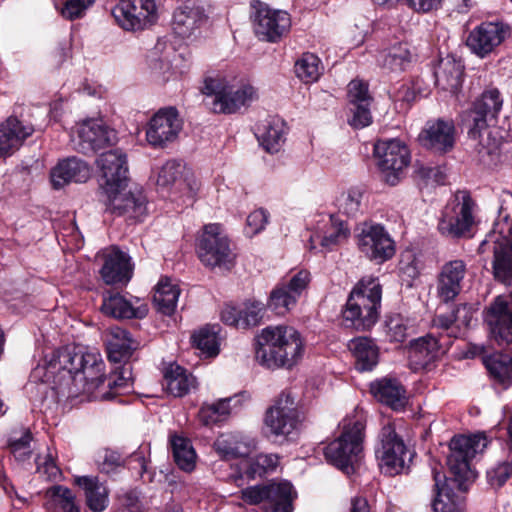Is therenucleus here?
I'll return each instance as SVG.
<instances>
[{
  "label": "nucleus",
  "instance_id": "obj_1",
  "mask_svg": "<svg viewBox=\"0 0 512 512\" xmlns=\"http://www.w3.org/2000/svg\"><path fill=\"white\" fill-rule=\"evenodd\" d=\"M31 377L52 384L57 394L67 398L84 395L88 400L106 401L132 388L130 368L119 367L106 375L99 353L76 352L69 347L46 354L44 363L33 370Z\"/></svg>",
  "mask_w": 512,
  "mask_h": 512
},
{
  "label": "nucleus",
  "instance_id": "obj_2",
  "mask_svg": "<svg viewBox=\"0 0 512 512\" xmlns=\"http://www.w3.org/2000/svg\"><path fill=\"white\" fill-rule=\"evenodd\" d=\"M305 353V341L301 333L292 326H267L261 330L256 360L268 369H291Z\"/></svg>",
  "mask_w": 512,
  "mask_h": 512
},
{
  "label": "nucleus",
  "instance_id": "obj_3",
  "mask_svg": "<svg viewBox=\"0 0 512 512\" xmlns=\"http://www.w3.org/2000/svg\"><path fill=\"white\" fill-rule=\"evenodd\" d=\"M382 289L377 279H362L351 291L342 311V325L357 331L372 328L378 320Z\"/></svg>",
  "mask_w": 512,
  "mask_h": 512
},
{
  "label": "nucleus",
  "instance_id": "obj_4",
  "mask_svg": "<svg viewBox=\"0 0 512 512\" xmlns=\"http://www.w3.org/2000/svg\"><path fill=\"white\" fill-rule=\"evenodd\" d=\"M342 432L324 448L326 460L345 474L355 472L363 457L365 421L362 416L345 418Z\"/></svg>",
  "mask_w": 512,
  "mask_h": 512
},
{
  "label": "nucleus",
  "instance_id": "obj_5",
  "mask_svg": "<svg viewBox=\"0 0 512 512\" xmlns=\"http://www.w3.org/2000/svg\"><path fill=\"white\" fill-rule=\"evenodd\" d=\"M476 203L466 190L455 192L444 206L437 229L450 239L470 238L475 226Z\"/></svg>",
  "mask_w": 512,
  "mask_h": 512
},
{
  "label": "nucleus",
  "instance_id": "obj_6",
  "mask_svg": "<svg viewBox=\"0 0 512 512\" xmlns=\"http://www.w3.org/2000/svg\"><path fill=\"white\" fill-rule=\"evenodd\" d=\"M486 446L487 438L482 433L456 435L450 440L446 464L452 475L451 479L457 483L460 490H466L465 484L475 479L471 460Z\"/></svg>",
  "mask_w": 512,
  "mask_h": 512
},
{
  "label": "nucleus",
  "instance_id": "obj_7",
  "mask_svg": "<svg viewBox=\"0 0 512 512\" xmlns=\"http://www.w3.org/2000/svg\"><path fill=\"white\" fill-rule=\"evenodd\" d=\"M202 91L212 98V110L223 114L235 113L241 107L249 106L258 97L256 89L248 83H229L219 78L205 79Z\"/></svg>",
  "mask_w": 512,
  "mask_h": 512
},
{
  "label": "nucleus",
  "instance_id": "obj_8",
  "mask_svg": "<svg viewBox=\"0 0 512 512\" xmlns=\"http://www.w3.org/2000/svg\"><path fill=\"white\" fill-rule=\"evenodd\" d=\"M512 222L507 218L503 222H496L493 230L486 236L479 246L480 253L492 251V270L494 278L507 285H512Z\"/></svg>",
  "mask_w": 512,
  "mask_h": 512
},
{
  "label": "nucleus",
  "instance_id": "obj_9",
  "mask_svg": "<svg viewBox=\"0 0 512 512\" xmlns=\"http://www.w3.org/2000/svg\"><path fill=\"white\" fill-rule=\"evenodd\" d=\"M303 418L290 393L282 392L265 412L264 427L269 436L293 441L299 435Z\"/></svg>",
  "mask_w": 512,
  "mask_h": 512
},
{
  "label": "nucleus",
  "instance_id": "obj_10",
  "mask_svg": "<svg viewBox=\"0 0 512 512\" xmlns=\"http://www.w3.org/2000/svg\"><path fill=\"white\" fill-rule=\"evenodd\" d=\"M375 456L381 471L390 476L402 473L411 460V452L397 433L394 423L388 422L381 428Z\"/></svg>",
  "mask_w": 512,
  "mask_h": 512
},
{
  "label": "nucleus",
  "instance_id": "obj_11",
  "mask_svg": "<svg viewBox=\"0 0 512 512\" xmlns=\"http://www.w3.org/2000/svg\"><path fill=\"white\" fill-rule=\"evenodd\" d=\"M197 254L200 261L211 268L230 270L235 261L229 240L219 224L204 226L197 242Z\"/></svg>",
  "mask_w": 512,
  "mask_h": 512
},
{
  "label": "nucleus",
  "instance_id": "obj_12",
  "mask_svg": "<svg viewBox=\"0 0 512 512\" xmlns=\"http://www.w3.org/2000/svg\"><path fill=\"white\" fill-rule=\"evenodd\" d=\"M112 15L123 29L136 31L153 25L158 9L155 0H119Z\"/></svg>",
  "mask_w": 512,
  "mask_h": 512
},
{
  "label": "nucleus",
  "instance_id": "obj_13",
  "mask_svg": "<svg viewBox=\"0 0 512 512\" xmlns=\"http://www.w3.org/2000/svg\"><path fill=\"white\" fill-rule=\"evenodd\" d=\"M374 155L385 182L395 185L409 165V150L398 139L380 140L374 145Z\"/></svg>",
  "mask_w": 512,
  "mask_h": 512
},
{
  "label": "nucleus",
  "instance_id": "obj_14",
  "mask_svg": "<svg viewBox=\"0 0 512 512\" xmlns=\"http://www.w3.org/2000/svg\"><path fill=\"white\" fill-rule=\"evenodd\" d=\"M356 238L359 250L377 263H383L395 254V243L381 224L363 223Z\"/></svg>",
  "mask_w": 512,
  "mask_h": 512
},
{
  "label": "nucleus",
  "instance_id": "obj_15",
  "mask_svg": "<svg viewBox=\"0 0 512 512\" xmlns=\"http://www.w3.org/2000/svg\"><path fill=\"white\" fill-rule=\"evenodd\" d=\"M310 282V273L300 270L289 279L282 280L270 292L267 307L277 315H285L297 304Z\"/></svg>",
  "mask_w": 512,
  "mask_h": 512
},
{
  "label": "nucleus",
  "instance_id": "obj_16",
  "mask_svg": "<svg viewBox=\"0 0 512 512\" xmlns=\"http://www.w3.org/2000/svg\"><path fill=\"white\" fill-rule=\"evenodd\" d=\"M72 141L75 149L88 154L115 144L117 135L103 120L89 119L78 124L72 134Z\"/></svg>",
  "mask_w": 512,
  "mask_h": 512
},
{
  "label": "nucleus",
  "instance_id": "obj_17",
  "mask_svg": "<svg viewBox=\"0 0 512 512\" xmlns=\"http://www.w3.org/2000/svg\"><path fill=\"white\" fill-rule=\"evenodd\" d=\"M476 309L468 303L453 305L450 310L437 312L431 321L432 332L437 338L444 337L445 341L452 340L462 335L465 328L471 325Z\"/></svg>",
  "mask_w": 512,
  "mask_h": 512
},
{
  "label": "nucleus",
  "instance_id": "obj_18",
  "mask_svg": "<svg viewBox=\"0 0 512 512\" xmlns=\"http://www.w3.org/2000/svg\"><path fill=\"white\" fill-rule=\"evenodd\" d=\"M291 17L284 11L259 4L253 15V29L256 36L266 42L276 43L288 34Z\"/></svg>",
  "mask_w": 512,
  "mask_h": 512
},
{
  "label": "nucleus",
  "instance_id": "obj_19",
  "mask_svg": "<svg viewBox=\"0 0 512 512\" xmlns=\"http://www.w3.org/2000/svg\"><path fill=\"white\" fill-rule=\"evenodd\" d=\"M484 321L490 337L499 345L512 343V296L499 295L486 308Z\"/></svg>",
  "mask_w": 512,
  "mask_h": 512
},
{
  "label": "nucleus",
  "instance_id": "obj_20",
  "mask_svg": "<svg viewBox=\"0 0 512 512\" xmlns=\"http://www.w3.org/2000/svg\"><path fill=\"white\" fill-rule=\"evenodd\" d=\"M468 143L474 156L486 166L495 165L500 157L501 138L488 124L480 121L468 131Z\"/></svg>",
  "mask_w": 512,
  "mask_h": 512
},
{
  "label": "nucleus",
  "instance_id": "obj_21",
  "mask_svg": "<svg viewBox=\"0 0 512 512\" xmlns=\"http://www.w3.org/2000/svg\"><path fill=\"white\" fill-rule=\"evenodd\" d=\"M182 129V120L173 107L160 109L150 119L146 129V139L153 147H164L173 142Z\"/></svg>",
  "mask_w": 512,
  "mask_h": 512
},
{
  "label": "nucleus",
  "instance_id": "obj_22",
  "mask_svg": "<svg viewBox=\"0 0 512 512\" xmlns=\"http://www.w3.org/2000/svg\"><path fill=\"white\" fill-rule=\"evenodd\" d=\"M97 165L101 171L103 193L126 188L129 170L127 156L122 150L114 149L102 153L97 159Z\"/></svg>",
  "mask_w": 512,
  "mask_h": 512
},
{
  "label": "nucleus",
  "instance_id": "obj_23",
  "mask_svg": "<svg viewBox=\"0 0 512 512\" xmlns=\"http://www.w3.org/2000/svg\"><path fill=\"white\" fill-rule=\"evenodd\" d=\"M509 36V25L503 22H483L470 32L466 44L474 54L483 58Z\"/></svg>",
  "mask_w": 512,
  "mask_h": 512
},
{
  "label": "nucleus",
  "instance_id": "obj_24",
  "mask_svg": "<svg viewBox=\"0 0 512 512\" xmlns=\"http://www.w3.org/2000/svg\"><path fill=\"white\" fill-rule=\"evenodd\" d=\"M125 188L104 192L106 211L115 216L138 219L146 213V197L142 189L135 188L124 192Z\"/></svg>",
  "mask_w": 512,
  "mask_h": 512
},
{
  "label": "nucleus",
  "instance_id": "obj_25",
  "mask_svg": "<svg viewBox=\"0 0 512 512\" xmlns=\"http://www.w3.org/2000/svg\"><path fill=\"white\" fill-rule=\"evenodd\" d=\"M420 144L436 153H447L453 149L456 140V128L453 120L442 119L428 121L418 136Z\"/></svg>",
  "mask_w": 512,
  "mask_h": 512
},
{
  "label": "nucleus",
  "instance_id": "obj_26",
  "mask_svg": "<svg viewBox=\"0 0 512 512\" xmlns=\"http://www.w3.org/2000/svg\"><path fill=\"white\" fill-rule=\"evenodd\" d=\"M351 236L348 223L337 215H328L317 225V230L309 238L310 249L317 244L328 251L346 243Z\"/></svg>",
  "mask_w": 512,
  "mask_h": 512
},
{
  "label": "nucleus",
  "instance_id": "obj_27",
  "mask_svg": "<svg viewBox=\"0 0 512 512\" xmlns=\"http://www.w3.org/2000/svg\"><path fill=\"white\" fill-rule=\"evenodd\" d=\"M103 265L100 274L108 285L126 284L133 275V265L129 255L116 246L102 252Z\"/></svg>",
  "mask_w": 512,
  "mask_h": 512
},
{
  "label": "nucleus",
  "instance_id": "obj_28",
  "mask_svg": "<svg viewBox=\"0 0 512 512\" xmlns=\"http://www.w3.org/2000/svg\"><path fill=\"white\" fill-rule=\"evenodd\" d=\"M467 265L462 259L444 263L437 276L436 292L443 303L452 302L461 292Z\"/></svg>",
  "mask_w": 512,
  "mask_h": 512
},
{
  "label": "nucleus",
  "instance_id": "obj_29",
  "mask_svg": "<svg viewBox=\"0 0 512 512\" xmlns=\"http://www.w3.org/2000/svg\"><path fill=\"white\" fill-rule=\"evenodd\" d=\"M450 342L444 337L437 338L434 332L411 341L408 349L410 362L415 368H426L434 362L441 353L446 352Z\"/></svg>",
  "mask_w": 512,
  "mask_h": 512
},
{
  "label": "nucleus",
  "instance_id": "obj_30",
  "mask_svg": "<svg viewBox=\"0 0 512 512\" xmlns=\"http://www.w3.org/2000/svg\"><path fill=\"white\" fill-rule=\"evenodd\" d=\"M35 131L34 125L18 116H10L0 124V157L11 155Z\"/></svg>",
  "mask_w": 512,
  "mask_h": 512
},
{
  "label": "nucleus",
  "instance_id": "obj_31",
  "mask_svg": "<svg viewBox=\"0 0 512 512\" xmlns=\"http://www.w3.org/2000/svg\"><path fill=\"white\" fill-rule=\"evenodd\" d=\"M90 176L89 165L76 157L60 161L50 173L51 183L55 189H60L70 182L84 183Z\"/></svg>",
  "mask_w": 512,
  "mask_h": 512
},
{
  "label": "nucleus",
  "instance_id": "obj_32",
  "mask_svg": "<svg viewBox=\"0 0 512 512\" xmlns=\"http://www.w3.org/2000/svg\"><path fill=\"white\" fill-rule=\"evenodd\" d=\"M207 22V16L202 7L183 5L173 14L172 29L180 38H189Z\"/></svg>",
  "mask_w": 512,
  "mask_h": 512
},
{
  "label": "nucleus",
  "instance_id": "obj_33",
  "mask_svg": "<svg viewBox=\"0 0 512 512\" xmlns=\"http://www.w3.org/2000/svg\"><path fill=\"white\" fill-rule=\"evenodd\" d=\"M157 185L166 188L176 185L179 189L185 186L190 195L197 190V182L192 172L184 163L177 160H169L162 165L158 173Z\"/></svg>",
  "mask_w": 512,
  "mask_h": 512
},
{
  "label": "nucleus",
  "instance_id": "obj_34",
  "mask_svg": "<svg viewBox=\"0 0 512 512\" xmlns=\"http://www.w3.org/2000/svg\"><path fill=\"white\" fill-rule=\"evenodd\" d=\"M101 311L116 319H141L147 315L148 306L144 303L135 305L121 294L115 293L103 298Z\"/></svg>",
  "mask_w": 512,
  "mask_h": 512
},
{
  "label": "nucleus",
  "instance_id": "obj_35",
  "mask_svg": "<svg viewBox=\"0 0 512 512\" xmlns=\"http://www.w3.org/2000/svg\"><path fill=\"white\" fill-rule=\"evenodd\" d=\"M464 66L453 56L442 58L435 71L437 86L457 96L463 82Z\"/></svg>",
  "mask_w": 512,
  "mask_h": 512
},
{
  "label": "nucleus",
  "instance_id": "obj_36",
  "mask_svg": "<svg viewBox=\"0 0 512 512\" xmlns=\"http://www.w3.org/2000/svg\"><path fill=\"white\" fill-rule=\"evenodd\" d=\"M284 135V122L278 117H268L256 125L255 136L269 153L280 150L285 141Z\"/></svg>",
  "mask_w": 512,
  "mask_h": 512
},
{
  "label": "nucleus",
  "instance_id": "obj_37",
  "mask_svg": "<svg viewBox=\"0 0 512 512\" xmlns=\"http://www.w3.org/2000/svg\"><path fill=\"white\" fill-rule=\"evenodd\" d=\"M502 106L500 91L495 87L485 89L473 103V124H480V121L487 124L488 120L496 119Z\"/></svg>",
  "mask_w": 512,
  "mask_h": 512
},
{
  "label": "nucleus",
  "instance_id": "obj_38",
  "mask_svg": "<svg viewBox=\"0 0 512 512\" xmlns=\"http://www.w3.org/2000/svg\"><path fill=\"white\" fill-rule=\"evenodd\" d=\"M264 509L266 512H292L293 486L289 482L265 485Z\"/></svg>",
  "mask_w": 512,
  "mask_h": 512
},
{
  "label": "nucleus",
  "instance_id": "obj_39",
  "mask_svg": "<svg viewBox=\"0 0 512 512\" xmlns=\"http://www.w3.org/2000/svg\"><path fill=\"white\" fill-rule=\"evenodd\" d=\"M348 348L355 358V366L359 371H371L379 361V348L368 337H356L349 341Z\"/></svg>",
  "mask_w": 512,
  "mask_h": 512
},
{
  "label": "nucleus",
  "instance_id": "obj_40",
  "mask_svg": "<svg viewBox=\"0 0 512 512\" xmlns=\"http://www.w3.org/2000/svg\"><path fill=\"white\" fill-rule=\"evenodd\" d=\"M215 451L224 459L247 456L254 447L253 442L238 433L221 434L214 442Z\"/></svg>",
  "mask_w": 512,
  "mask_h": 512
},
{
  "label": "nucleus",
  "instance_id": "obj_41",
  "mask_svg": "<svg viewBox=\"0 0 512 512\" xmlns=\"http://www.w3.org/2000/svg\"><path fill=\"white\" fill-rule=\"evenodd\" d=\"M163 386L172 396L183 397L196 387V379L183 367L170 364L164 372Z\"/></svg>",
  "mask_w": 512,
  "mask_h": 512
},
{
  "label": "nucleus",
  "instance_id": "obj_42",
  "mask_svg": "<svg viewBox=\"0 0 512 512\" xmlns=\"http://www.w3.org/2000/svg\"><path fill=\"white\" fill-rule=\"evenodd\" d=\"M370 391L380 402L398 409L404 405L405 390L395 379L382 378L370 384Z\"/></svg>",
  "mask_w": 512,
  "mask_h": 512
},
{
  "label": "nucleus",
  "instance_id": "obj_43",
  "mask_svg": "<svg viewBox=\"0 0 512 512\" xmlns=\"http://www.w3.org/2000/svg\"><path fill=\"white\" fill-rule=\"evenodd\" d=\"M75 483L80 486L85 493L86 503L93 512H102L108 505V490L103 483H100L97 477L79 476L75 478Z\"/></svg>",
  "mask_w": 512,
  "mask_h": 512
},
{
  "label": "nucleus",
  "instance_id": "obj_44",
  "mask_svg": "<svg viewBox=\"0 0 512 512\" xmlns=\"http://www.w3.org/2000/svg\"><path fill=\"white\" fill-rule=\"evenodd\" d=\"M138 346L139 343L128 331L120 327L112 328L107 343L108 357L113 362H121L129 358Z\"/></svg>",
  "mask_w": 512,
  "mask_h": 512
},
{
  "label": "nucleus",
  "instance_id": "obj_45",
  "mask_svg": "<svg viewBox=\"0 0 512 512\" xmlns=\"http://www.w3.org/2000/svg\"><path fill=\"white\" fill-rule=\"evenodd\" d=\"M45 507L48 512H81L76 495L62 485L47 489Z\"/></svg>",
  "mask_w": 512,
  "mask_h": 512
},
{
  "label": "nucleus",
  "instance_id": "obj_46",
  "mask_svg": "<svg viewBox=\"0 0 512 512\" xmlns=\"http://www.w3.org/2000/svg\"><path fill=\"white\" fill-rule=\"evenodd\" d=\"M413 58L414 54L407 43H397L382 51L378 57V62L382 68L388 71L401 72L409 67Z\"/></svg>",
  "mask_w": 512,
  "mask_h": 512
},
{
  "label": "nucleus",
  "instance_id": "obj_47",
  "mask_svg": "<svg viewBox=\"0 0 512 512\" xmlns=\"http://www.w3.org/2000/svg\"><path fill=\"white\" fill-rule=\"evenodd\" d=\"M432 475L435 482V491L437 493L432 504L433 512H462V503L454 499L450 493L446 492V476L440 471H437L436 468L432 469Z\"/></svg>",
  "mask_w": 512,
  "mask_h": 512
},
{
  "label": "nucleus",
  "instance_id": "obj_48",
  "mask_svg": "<svg viewBox=\"0 0 512 512\" xmlns=\"http://www.w3.org/2000/svg\"><path fill=\"white\" fill-rule=\"evenodd\" d=\"M179 295L180 289L166 277L158 282L153 300L160 312L170 315L176 308Z\"/></svg>",
  "mask_w": 512,
  "mask_h": 512
},
{
  "label": "nucleus",
  "instance_id": "obj_49",
  "mask_svg": "<svg viewBox=\"0 0 512 512\" xmlns=\"http://www.w3.org/2000/svg\"><path fill=\"white\" fill-rule=\"evenodd\" d=\"M171 450L176 465L183 471L191 472L196 464V452L189 439L173 435L170 438Z\"/></svg>",
  "mask_w": 512,
  "mask_h": 512
},
{
  "label": "nucleus",
  "instance_id": "obj_50",
  "mask_svg": "<svg viewBox=\"0 0 512 512\" xmlns=\"http://www.w3.org/2000/svg\"><path fill=\"white\" fill-rule=\"evenodd\" d=\"M231 402L234 406L239 402L238 396L218 400L216 403L205 404L199 411V418L205 425H212L223 421L229 414Z\"/></svg>",
  "mask_w": 512,
  "mask_h": 512
},
{
  "label": "nucleus",
  "instance_id": "obj_51",
  "mask_svg": "<svg viewBox=\"0 0 512 512\" xmlns=\"http://www.w3.org/2000/svg\"><path fill=\"white\" fill-rule=\"evenodd\" d=\"M484 364L490 375L500 383H506L512 379V353H495L485 357Z\"/></svg>",
  "mask_w": 512,
  "mask_h": 512
},
{
  "label": "nucleus",
  "instance_id": "obj_52",
  "mask_svg": "<svg viewBox=\"0 0 512 512\" xmlns=\"http://www.w3.org/2000/svg\"><path fill=\"white\" fill-rule=\"evenodd\" d=\"M294 69L303 82H314L321 74V62L315 54L307 52L296 61Z\"/></svg>",
  "mask_w": 512,
  "mask_h": 512
},
{
  "label": "nucleus",
  "instance_id": "obj_53",
  "mask_svg": "<svg viewBox=\"0 0 512 512\" xmlns=\"http://www.w3.org/2000/svg\"><path fill=\"white\" fill-rule=\"evenodd\" d=\"M193 344L207 357H214L219 353V337L215 327H205L194 333Z\"/></svg>",
  "mask_w": 512,
  "mask_h": 512
},
{
  "label": "nucleus",
  "instance_id": "obj_54",
  "mask_svg": "<svg viewBox=\"0 0 512 512\" xmlns=\"http://www.w3.org/2000/svg\"><path fill=\"white\" fill-rule=\"evenodd\" d=\"M32 435L28 430H22L20 432H14L9 440L8 446L10 452L13 454L17 461H26L31 457Z\"/></svg>",
  "mask_w": 512,
  "mask_h": 512
},
{
  "label": "nucleus",
  "instance_id": "obj_55",
  "mask_svg": "<svg viewBox=\"0 0 512 512\" xmlns=\"http://www.w3.org/2000/svg\"><path fill=\"white\" fill-rule=\"evenodd\" d=\"M279 464L277 454H258L250 460L247 473L249 477L262 476L265 473L274 471Z\"/></svg>",
  "mask_w": 512,
  "mask_h": 512
},
{
  "label": "nucleus",
  "instance_id": "obj_56",
  "mask_svg": "<svg viewBox=\"0 0 512 512\" xmlns=\"http://www.w3.org/2000/svg\"><path fill=\"white\" fill-rule=\"evenodd\" d=\"M264 314V304L258 301L246 302L240 308L242 329L254 327L260 324Z\"/></svg>",
  "mask_w": 512,
  "mask_h": 512
},
{
  "label": "nucleus",
  "instance_id": "obj_57",
  "mask_svg": "<svg viewBox=\"0 0 512 512\" xmlns=\"http://www.w3.org/2000/svg\"><path fill=\"white\" fill-rule=\"evenodd\" d=\"M363 193L359 188H351L339 198V210L347 216H355L361 207Z\"/></svg>",
  "mask_w": 512,
  "mask_h": 512
},
{
  "label": "nucleus",
  "instance_id": "obj_58",
  "mask_svg": "<svg viewBox=\"0 0 512 512\" xmlns=\"http://www.w3.org/2000/svg\"><path fill=\"white\" fill-rule=\"evenodd\" d=\"M385 334L391 342H403L407 336V326L400 315H393L385 321Z\"/></svg>",
  "mask_w": 512,
  "mask_h": 512
},
{
  "label": "nucleus",
  "instance_id": "obj_59",
  "mask_svg": "<svg viewBox=\"0 0 512 512\" xmlns=\"http://www.w3.org/2000/svg\"><path fill=\"white\" fill-rule=\"evenodd\" d=\"M512 476V461L497 464L487 471V481L493 488H500Z\"/></svg>",
  "mask_w": 512,
  "mask_h": 512
},
{
  "label": "nucleus",
  "instance_id": "obj_60",
  "mask_svg": "<svg viewBox=\"0 0 512 512\" xmlns=\"http://www.w3.org/2000/svg\"><path fill=\"white\" fill-rule=\"evenodd\" d=\"M398 269L400 274L409 280H413L419 275V262L413 251L406 250L401 253Z\"/></svg>",
  "mask_w": 512,
  "mask_h": 512
},
{
  "label": "nucleus",
  "instance_id": "obj_61",
  "mask_svg": "<svg viewBox=\"0 0 512 512\" xmlns=\"http://www.w3.org/2000/svg\"><path fill=\"white\" fill-rule=\"evenodd\" d=\"M370 103L351 104L350 108L352 117L349 118V124L356 128L361 129L371 124L372 116L369 109Z\"/></svg>",
  "mask_w": 512,
  "mask_h": 512
},
{
  "label": "nucleus",
  "instance_id": "obj_62",
  "mask_svg": "<svg viewBox=\"0 0 512 512\" xmlns=\"http://www.w3.org/2000/svg\"><path fill=\"white\" fill-rule=\"evenodd\" d=\"M37 472L47 480H56L61 475L59 467L56 465L51 454L36 459Z\"/></svg>",
  "mask_w": 512,
  "mask_h": 512
},
{
  "label": "nucleus",
  "instance_id": "obj_63",
  "mask_svg": "<svg viewBox=\"0 0 512 512\" xmlns=\"http://www.w3.org/2000/svg\"><path fill=\"white\" fill-rule=\"evenodd\" d=\"M123 459L121 455L113 450H105L103 455L98 460V467L101 472L110 474L121 467Z\"/></svg>",
  "mask_w": 512,
  "mask_h": 512
},
{
  "label": "nucleus",
  "instance_id": "obj_64",
  "mask_svg": "<svg viewBox=\"0 0 512 512\" xmlns=\"http://www.w3.org/2000/svg\"><path fill=\"white\" fill-rule=\"evenodd\" d=\"M268 213L264 209H257L247 217L246 233L250 236L261 232L268 222Z\"/></svg>",
  "mask_w": 512,
  "mask_h": 512
}]
</instances>
